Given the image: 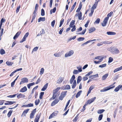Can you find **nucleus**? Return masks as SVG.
<instances>
[{
    "instance_id": "obj_1",
    "label": "nucleus",
    "mask_w": 122,
    "mask_h": 122,
    "mask_svg": "<svg viewBox=\"0 0 122 122\" xmlns=\"http://www.w3.org/2000/svg\"><path fill=\"white\" fill-rule=\"evenodd\" d=\"M115 86H113V85H110L109 86H107L104 88V89H105L101 90L100 92H106L114 88Z\"/></svg>"
},
{
    "instance_id": "obj_2",
    "label": "nucleus",
    "mask_w": 122,
    "mask_h": 122,
    "mask_svg": "<svg viewBox=\"0 0 122 122\" xmlns=\"http://www.w3.org/2000/svg\"><path fill=\"white\" fill-rule=\"evenodd\" d=\"M74 53L73 51L72 50L69 51L68 52L66 53L65 55V57H66L70 56Z\"/></svg>"
},
{
    "instance_id": "obj_3",
    "label": "nucleus",
    "mask_w": 122,
    "mask_h": 122,
    "mask_svg": "<svg viewBox=\"0 0 122 122\" xmlns=\"http://www.w3.org/2000/svg\"><path fill=\"white\" fill-rule=\"evenodd\" d=\"M28 81V80L27 78H23L21 79V81L20 83V85L25 83L27 82Z\"/></svg>"
},
{
    "instance_id": "obj_4",
    "label": "nucleus",
    "mask_w": 122,
    "mask_h": 122,
    "mask_svg": "<svg viewBox=\"0 0 122 122\" xmlns=\"http://www.w3.org/2000/svg\"><path fill=\"white\" fill-rule=\"evenodd\" d=\"M96 99V97L92 98L91 99L88 100L86 103L87 104V105L88 104H90L93 102Z\"/></svg>"
},
{
    "instance_id": "obj_5",
    "label": "nucleus",
    "mask_w": 122,
    "mask_h": 122,
    "mask_svg": "<svg viewBox=\"0 0 122 122\" xmlns=\"http://www.w3.org/2000/svg\"><path fill=\"white\" fill-rule=\"evenodd\" d=\"M108 20L105 18L103 23H102V26H106Z\"/></svg>"
},
{
    "instance_id": "obj_6",
    "label": "nucleus",
    "mask_w": 122,
    "mask_h": 122,
    "mask_svg": "<svg viewBox=\"0 0 122 122\" xmlns=\"http://www.w3.org/2000/svg\"><path fill=\"white\" fill-rule=\"evenodd\" d=\"M21 33V31H19L13 37V39L14 40H15L16 38H17L19 35H20Z\"/></svg>"
},
{
    "instance_id": "obj_7",
    "label": "nucleus",
    "mask_w": 122,
    "mask_h": 122,
    "mask_svg": "<svg viewBox=\"0 0 122 122\" xmlns=\"http://www.w3.org/2000/svg\"><path fill=\"white\" fill-rule=\"evenodd\" d=\"M64 79V77H60L57 81V83L58 84L61 83Z\"/></svg>"
},
{
    "instance_id": "obj_8",
    "label": "nucleus",
    "mask_w": 122,
    "mask_h": 122,
    "mask_svg": "<svg viewBox=\"0 0 122 122\" xmlns=\"http://www.w3.org/2000/svg\"><path fill=\"white\" fill-rule=\"evenodd\" d=\"M22 68L16 69V70H15L14 71L11 73L10 75V77L12 76L17 71H21L22 70Z\"/></svg>"
},
{
    "instance_id": "obj_9",
    "label": "nucleus",
    "mask_w": 122,
    "mask_h": 122,
    "mask_svg": "<svg viewBox=\"0 0 122 122\" xmlns=\"http://www.w3.org/2000/svg\"><path fill=\"white\" fill-rule=\"evenodd\" d=\"M59 100L58 99H55L53 101L51 104V105L52 106H53L55 104H57L59 102Z\"/></svg>"
},
{
    "instance_id": "obj_10",
    "label": "nucleus",
    "mask_w": 122,
    "mask_h": 122,
    "mask_svg": "<svg viewBox=\"0 0 122 122\" xmlns=\"http://www.w3.org/2000/svg\"><path fill=\"white\" fill-rule=\"evenodd\" d=\"M97 2H95L94 4H93L91 8V9L92 10H94V9L96 8L97 6Z\"/></svg>"
},
{
    "instance_id": "obj_11",
    "label": "nucleus",
    "mask_w": 122,
    "mask_h": 122,
    "mask_svg": "<svg viewBox=\"0 0 122 122\" xmlns=\"http://www.w3.org/2000/svg\"><path fill=\"white\" fill-rule=\"evenodd\" d=\"M7 103H5V105H11L16 103L15 101H7Z\"/></svg>"
},
{
    "instance_id": "obj_12",
    "label": "nucleus",
    "mask_w": 122,
    "mask_h": 122,
    "mask_svg": "<svg viewBox=\"0 0 122 122\" xmlns=\"http://www.w3.org/2000/svg\"><path fill=\"white\" fill-rule=\"evenodd\" d=\"M29 110V109H27L24 110L21 115V117H23L24 116H25V115L28 112Z\"/></svg>"
},
{
    "instance_id": "obj_13",
    "label": "nucleus",
    "mask_w": 122,
    "mask_h": 122,
    "mask_svg": "<svg viewBox=\"0 0 122 122\" xmlns=\"http://www.w3.org/2000/svg\"><path fill=\"white\" fill-rule=\"evenodd\" d=\"M106 57V56H104V57H103L100 59H99V61H94V62L96 64H99L100 62H101L103 59L104 58H105Z\"/></svg>"
},
{
    "instance_id": "obj_14",
    "label": "nucleus",
    "mask_w": 122,
    "mask_h": 122,
    "mask_svg": "<svg viewBox=\"0 0 122 122\" xmlns=\"http://www.w3.org/2000/svg\"><path fill=\"white\" fill-rule=\"evenodd\" d=\"M41 115L40 114H37L36 115L34 120L35 122H38L40 118Z\"/></svg>"
},
{
    "instance_id": "obj_15",
    "label": "nucleus",
    "mask_w": 122,
    "mask_h": 122,
    "mask_svg": "<svg viewBox=\"0 0 122 122\" xmlns=\"http://www.w3.org/2000/svg\"><path fill=\"white\" fill-rule=\"evenodd\" d=\"M77 15V16H78V19L79 20H81L82 19V13L81 12H79L78 14H76V16Z\"/></svg>"
},
{
    "instance_id": "obj_16",
    "label": "nucleus",
    "mask_w": 122,
    "mask_h": 122,
    "mask_svg": "<svg viewBox=\"0 0 122 122\" xmlns=\"http://www.w3.org/2000/svg\"><path fill=\"white\" fill-rule=\"evenodd\" d=\"M48 83H46L44 86V87L42 88L41 89V91H44L46 90L47 87L48 85Z\"/></svg>"
},
{
    "instance_id": "obj_17",
    "label": "nucleus",
    "mask_w": 122,
    "mask_h": 122,
    "mask_svg": "<svg viewBox=\"0 0 122 122\" xmlns=\"http://www.w3.org/2000/svg\"><path fill=\"white\" fill-rule=\"evenodd\" d=\"M75 78V76L74 75H73L70 81V84H71L72 83V82L75 80L74 79Z\"/></svg>"
},
{
    "instance_id": "obj_18",
    "label": "nucleus",
    "mask_w": 122,
    "mask_h": 122,
    "mask_svg": "<svg viewBox=\"0 0 122 122\" xmlns=\"http://www.w3.org/2000/svg\"><path fill=\"white\" fill-rule=\"evenodd\" d=\"M96 30V28L94 27L90 28L89 30V33H91L94 31Z\"/></svg>"
},
{
    "instance_id": "obj_19",
    "label": "nucleus",
    "mask_w": 122,
    "mask_h": 122,
    "mask_svg": "<svg viewBox=\"0 0 122 122\" xmlns=\"http://www.w3.org/2000/svg\"><path fill=\"white\" fill-rule=\"evenodd\" d=\"M108 73L105 74L102 76V81H104L106 79L107 77L108 76Z\"/></svg>"
},
{
    "instance_id": "obj_20",
    "label": "nucleus",
    "mask_w": 122,
    "mask_h": 122,
    "mask_svg": "<svg viewBox=\"0 0 122 122\" xmlns=\"http://www.w3.org/2000/svg\"><path fill=\"white\" fill-rule=\"evenodd\" d=\"M25 97V96L24 94H22L21 93H20L17 96V97L18 99L21 98H24Z\"/></svg>"
},
{
    "instance_id": "obj_21",
    "label": "nucleus",
    "mask_w": 122,
    "mask_h": 122,
    "mask_svg": "<svg viewBox=\"0 0 122 122\" xmlns=\"http://www.w3.org/2000/svg\"><path fill=\"white\" fill-rule=\"evenodd\" d=\"M27 90V88L26 86H25L21 89L20 90V92H24L26 91Z\"/></svg>"
},
{
    "instance_id": "obj_22",
    "label": "nucleus",
    "mask_w": 122,
    "mask_h": 122,
    "mask_svg": "<svg viewBox=\"0 0 122 122\" xmlns=\"http://www.w3.org/2000/svg\"><path fill=\"white\" fill-rule=\"evenodd\" d=\"M60 87H58L56 88L53 91V93L56 94V93L58 92L61 89Z\"/></svg>"
},
{
    "instance_id": "obj_23",
    "label": "nucleus",
    "mask_w": 122,
    "mask_h": 122,
    "mask_svg": "<svg viewBox=\"0 0 122 122\" xmlns=\"http://www.w3.org/2000/svg\"><path fill=\"white\" fill-rule=\"evenodd\" d=\"M45 17H40L38 20V22H39L41 21H42L45 20Z\"/></svg>"
},
{
    "instance_id": "obj_24",
    "label": "nucleus",
    "mask_w": 122,
    "mask_h": 122,
    "mask_svg": "<svg viewBox=\"0 0 122 122\" xmlns=\"http://www.w3.org/2000/svg\"><path fill=\"white\" fill-rule=\"evenodd\" d=\"M122 69V66L119 67H118L115 69L114 70L113 72L114 73H115L117 71L120 70Z\"/></svg>"
},
{
    "instance_id": "obj_25",
    "label": "nucleus",
    "mask_w": 122,
    "mask_h": 122,
    "mask_svg": "<svg viewBox=\"0 0 122 122\" xmlns=\"http://www.w3.org/2000/svg\"><path fill=\"white\" fill-rule=\"evenodd\" d=\"M107 33L108 35H115L116 34L115 32L111 31L107 32Z\"/></svg>"
},
{
    "instance_id": "obj_26",
    "label": "nucleus",
    "mask_w": 122,
    "mask_h": 122,
    "mask_svg": "<svg viewBox=\"0 0 122 122\" xmlns=\"http://www.w3.org/2000/svg\"><path fill=\"white\" fill-rule=\"evenodd\" d=\"M113 14V12L112 11H111L110 13L108 14L107 15V17L105 18L108 20L109 17H110Z\"/></svg>"
},
{
    "instance_id": "obj_27",
    "label": "nucleus",
    "mask_w": 122,
    "mask_h": 122,
    "mask_svg": "<svg viewBox=\"0 0 122 122\" xmlns=\"http://www.w3.org/2000/svg\"><path fill=\"white\" fill-rule=\"evenodd\" d=\"M82 79V78L81 76H79L77 79V84H78L79 82H80V81H81Z\"/></svg>"
},
{
    "instance_id": "obj_28",
    "label": "nucleus",
    "mask_w": 122,
    "mask_h": 122,
    "mask_svg": "<svg viewBox=\"0 0 122 122\" xmlns=\"http://www.w3.org/2000/svg\"><path fill=\"white\" fill-rule=\"evenodd\" d=\"M64 87L65 89L68 90L70 89V87L69 85H66L64 86Z\"/></svg>"
},
{
    "instance_id": "obj_29",
    "label": "nucleus",
    "mask_w": 122,
    "mask_h": 122,
    "mask_svg": "<svg viewBox=\"0 0 122 122\" xmlns=\"http://www.w3.org/2000/svg\"><path fill=\"white\" fill-rule=\"evenodd\" d=\"M35 84V83L34 82H33L32 83H29L27 85V87L29 89L30 88V87L31 86Z\"/></svg>"
},
{
    "instance_id": "obj_30",
    "label": "nucleus",
    "mask_w": 122,
    "mask_h": 122,
    "mask_svg": "<svg viewBox=\"0 0 122 122\" xmlns=\"http://www.w3.org/2000/svg\"><path fill=\"white\" fill-rule=\"evenodd\" d=\"M75 21L74 20H72V21L71 22L70 24L69 25V26L70 27L72 28L73 27V25H74Z\"/></svg>"
},
{
    "instance_id": "obj_31",
    "label": "nucleus",
    "mask_w": 122,
    "mask_h": 122,
    "mask_svg": "<svg viewBox=\"0 0 122 122\" xmlns=\"http://www.w3.org/2000/svg\"><path fill=\"white\" fill-rule=\"evenodd\" d=\"M76 80H75L74 81L73 84L72 85V87L73 89L74 88L76 87Z\"/></svg>"
},
{
    "instance_id": "obj_32",
    "label": "nucleus",
    "mask_w": 122,
    "mask_h": 122,
    "mask_svg": "<svg viewBox=\"0 0 122 122\" xmlns=\"http://www.w3.org/2000/svg\"><path fill=\"white\" fill-rule=\"evenodd\" d=\"M70 100H69L68 101V102H67L66 105V107L64 109V111H66V110L67 108V107L69 103L70 102Z\"/></svg>"
},
{
    "instance_id": "obj_33",
    "label": "nucleus",
    "mask_w": 122,
    "mask_h": 122,
    "mask_svg": "<svg viewBox=\"0 0 122 122\" xmlns=\"http://www.w3.org/2000/svg\"><path fill=\"white\" fill-rule=\"evenodd\" d=\"M67 92L66 91L62 92H61V95L64 97L66 95Z\"/></svg>"
},
{
    "instance_id": "obj_34",
    "label": "nucleus",
    "mask_w": 122,
    "mask_h": 122,
    "mask_svg": "<svg viewBox=\"0 0 122 122\" xmlns=\"http://www.w3.org/2000/svg\"><path fill=\"white\" fill-rule=\"evenodd\" d=\"M44 92H41L40 93L39 98L41 99L43 97L44 95Z\"/></svg>"
},
{
    "instance_id": "obj_35",
    "label": "nucleus",
    "mask_w": 122,
    "mask_h": 122,
    "mask_svg": "<svg viewBox=\"0 0 122 122\" xmlns=\"http://www.w3.org/2000/svg\"><path fill=\"white\" fill-rule=\"evenodd\" d=\"M64 21V19L63 18L60 21V25L59 26V27H61V26H62V25L63 24V23Z\"/></svg>"
},
{
    "instance_id": "obj_36",
    "label": "nucleus",
    "mask_w": 122,
    "mask_h": 122,
    "mask_svg": "<svg viewBox=\"0 0 122 122\" xmlns=\"http://www.w3.org/2000/svg\"><path fill=\"white\" fill-rule=\"evenodd\" d=\"M81 92L82 91H80L77 92L76 96V98H78L80 96Z\"/></svg>"
},
{
    "instance_id": "obj_37",
    "label": "nucleus",
    "mask_w": 122,
    "mask_h": 122,
    "mask_svg": "<svg viewBox=\"0 0 122 122\" xmlns=\"http://www.w3.org/2000/svg\"><path fill=\"white\" fill-rule=\"evenodd\" d=\"M96 40L95 39H94L92 40H90L88 41H86V42L83 43V45H84V44H86L88 43H89L90 42L92 41H95Z\"/></svg>"
},
{
    "instance_id": "obj_38",
    "label": "nucleus",
    "mask_w": 122,
    "mask_h": 122,
    "mask_svg": "<svg viewBox=\"0 0 122 122\" xmlns=\"http://www.w3.org/2000/svg\"><path fill=\"white\" fill-rule=\"evenodd\" d=\"M100 21V19L99 18H98L95 20L94 23V24H98L99 23Z\"/></svg>"
},
{
    "instance_id": "obj_39",
    "label": "nucleus",
    "mask_w": 122,
    "mask_h": 122,
    "mask_svg": "<svg viewBox=\"0 0 122 122\" xmlns=\"http://www.w3.org/2000/svg\"><path fill=\"white\" fill-rule=\"evenodd\" d=\"M103 44H110L112 43V42H109L108 41H106L102 42Z\"/></svg>"
},
{
    "instance_id": "obj_40",
    "label": "nucleus",
    "mask_w": 122,
    "mask_h": 122,
    "mask_svg": "<svg viewBox=\"0 0 122 122\" xmlns=\"http://www.w3.org/2000/svg\"><path fill=\"white\" fill-rule=\"evenodd\" d=\"M105 111V110L104 109L99 110L97 111V113L98 114H101Z\"/></svg>"
},
{
    "instance_id": "obj_41",
    "label": "nucleus",
    "mask_w": 122,
    "mask_h": 122,
    "mask_svg": "<svg viewBox=\"0 0 122 122\" xmlns=\"http://www.w3.org/2000/svg\"><path fill=\"white\" fill-rule=\"evenodd\" d=\"M5 53V52L3 49H2L0 50V53L1 55H3Z\"/></svg>"
},
{
    "instance_id": "obj_42",
    "label": "nucleus",
    "mask_w": 122,
    "mask_h": 122,
    "mask_svg": "<svg viewBox=\"0 0 122 122\" xmlns=\"http://www.w3.org/2000/svg\"><path fill=\"white\" fill-rule=\"evenodd\" d=\"M13 112L12 110H10L7 114V116L8 117H10L11 115Z\"/></svg>"
},
{
    "instance_id": "obj_43",
    "label": "nucleus",
    "mask_w": 122,
    "mask_h": 122,
    "mask_svg": "<svg viewBox=\"0 0 122 122\" xmlns=\"http://www.w3.org/2000/svg\"><path fill=\"white\" fill-rule=\"evenodd\" d=\"M6 63L8 66H12L13 64V62L7 61L6 62Z\"/></svg>"
},
{
    "instance_id": "obj_44",
    "label": "nucleus",
    "mask_w": 122,
    "mask_h": 122,
    "mask_svg": "<svg viewBox=\"0 0 122 122\" xmlns=\"http://www.w3.org/2000/svg\"><path fill=\"white\" fill-rule=\"evenodd\" d=\"M56 116L55 113L54 112H53L49 117V119H50L54 117V116Z\"/></svg>"
},
{
    "instance_id": "obj_45",
    "label": "nucleus",
    "mask_w": 122,
    "mask_h": 122,
    "mask_svg": "<svg viewBox=\"0 0 122 122\" xmlns=\"http://www.w3.org/2000/svg\"><path fill=\"white\" fill-rule=\"evenodd\" d=\"M56 10V7H54L53 9H51L50 10V12L51 14L52 12L54 13L55 12Z\"/></svg>"
},
{
    "instance_id": "obj_46",
    "label": "nucleus",
    "mask_w": 122,
    "mask_h": 122,
    "mask_svg": "<svg viewBox=\"0 0 122 122\" xmlns=\"http://www.w3.org/2000/svg\"><path fill=\"white\" fill-rule=\"evenodd\" d=\"M40 100L39 99H36L35 102V104L36 105H38L40 102Z\"/></svg>"
},
{
    "instance_id": "obj_47",
    "label": "nucleus",
    "mask_w": 122,
    "mask_h": 122,
    "mask_svg": "<svg viewBox=\"0 0 122 122\" xmlns=\"http://www.w3.org/2000/svg\"><path fill=\"white\" fill-rule=\"evenodd\" d=\"M113 51L116 54H118L119 53V51L117 48H116L114 49Z\"/></svg>"
},
{
    "instance_id": "obj_48",
    "label": "nucleus",
    "mask_w": 122,
    "mask_h": 122,
    "mask_svg": "<svg viewBox=\"0 0 122 122\" xmlns=\"http://www.w3.org/2000/svg\"><path fill=\"white\" fill-rule=\"evenodd\" d=\"M81 6H82V5H81V4H80L79 5V7L78 8V9L76 10V12H79L80 10H81Z\"/></svg>"
},
{
    "instance_id": "obj_49",
    "label": "nucleus",
    "mask_w": 122,
    "mask_h": 122,
    "mask_svg": "<svg viewBox=\"0 0 122 122\" xmlns=\"http://www.w3.org/2000/svg\"><path fill=\"white\" fill-rule=\"evenodd\" d=\"M5 21V19L3 18H2L0 21V25H2V24Z\"/></svg>"
},
{
    "instance_id": "obj_50",
    "label": "nucleus",
    "mask_w": 122,
    "mask_h": 122,
    "mask_svg": "<svg viewBox=\"0 0 122 122\" xmlns=\"http://www.w3.org/2000/svg\"><path fill=\"white\" fill-rule=\"evenodd\" d=\"M86 29H85L83 30L82 31L81 33H78V34L80 35H84V34L85 32L86 31Z\"/></svg>"
},
{
    "instance_id": "obj_51",
    "label": "nucleus",
    "mask_w": 122,
    "mask_h": 122,
    "mask_svg": "<svg viewBox=\"0 0 122 122\" xmlns=\"http://www.w3.org/2000/svg\"><path fill=\"white\" fill-rule=\"evenodd\" d=\"M103 116V114H101L98 117V120L99 121L101 120Z\"/></svg>"
},
{
    "instance_id": "obj_52",
    "label": "nucleus",
    "mask_w": 122,
    "mask_h": 122,
    "mask_svg": "<svg viewBox=\"0 0 122 122\" xmlns=\"http://www.w3.org/2000/svg\"><path fill=\"white\" fill-rule=\"evenodd\" d=\"M18 78V77L11 83V86L12 87H13L15 83V81Z\"/></svg>"
},
{
    "instance_id": "obj_53",
    "label": "nucleus",
    "mask_w": 122,
    "mask_h": 122,
    "mask_svg": "<svg viewBox=\"0 0 122 122\" xmlns=\"http://www.w3.org/2000/svg\"><path fill=\"white\" fill-rule=\"evenodd\" d=\"M85 39V38L84 37H80L78 38L77 39V41H83Z\"/></svg>"
},
{
    "instance_id": "obj_54",
    "label": "nucleus",
    "mask_w": 122,
    "mask_h": 122,
    "mask_svg": "<svg viewBox=\"0 0 122 122\" xmlns=\"http://www.w3.org/2000/svg\"><path fill=\"white\" fill-rule=\"evenodd\" d=\"M45 11L44 10L42 9L41 10V15L42 16H43L45 15Z\"/></svg>"
},
{
    "instance_id": "obj_55",
    "label": "nucleus",
    "mask_w": 122,
    "mask_h": 122,
    "mask_svg": "<svg viewBox=\"0 0 122 122\" xmlns=\"http://www.w3.org/2000/svg\"><path fill=\"white\" fill-rule=\"evenodd\" d=\"M44 69L43 68H42L41 69V70L40 71V75L42 74L44 72Z\"/></svg>"
},
{
    "instance_id": "obj_56",
    "label": "nucleus",
    "mask_w": 122,
    "mask_h": 122,
    "mask_svg": "<svg viewBox=\"0 0 122 122\" xmlns=\"http://www.w3.org/2000/svg\"><path fill=\"white\" fill-rule=\"evenodd\" d=\"M113 60V58L111 57H110L109 58V60L108 62L109 63L111 62Z\"/></svg>"
},
{
    "instance_id": "obj_57",
    "label": "nucleus",
    "mask_w": 122,
    "mask_h": 122,
    "mask_svg": "<svg viewBox=\"0 0 122 122\" xmlns=\"http://www.w3.org/2000/svg\"><path fill=\"white\" fill-rule=\"evenodd\" d=\"M106 65L107 64H104L99 65V67L101 68H103L106 67Z\"/></svg>"
},
{
    "instance_id": "obj_58",
    "label": "nucleus",
    "mask_w": 122,
    "mask_h": 122,
    "mask_svg": "<svg viewBox=\"0 0 122 122\" xmlns=\"http://www.w3.org/2000/svg\"><path fill=\"white\" fill-rule=\"evenodd\" d=\"M41 79L40 78H39L37 80L36 82L35 83V84H37L40 83L41 81Z\"/></svg>"
},
{
    "instance_id": "obj_59",
    "label": "nucleus",
    "mask_w": 122,
    "mask_h": 122,
    "mask_svg": "<svg viewBox=\"0 0 122 122\" xmlns=\"http://www.w3.org/2000/svg\"><path fill=\"white\" fill-rule=\"evenodd\" d=\"M90 22V21L89 20H88L87 21L85 25V27L86 28L88 27V24Z\"/></svg>"
},
{
    "instance_id": "obj_60",
    "label": "nucleus",
    "mask_w": 122,
    "mask_h": 122,
    "mask_svg": "<svg viewBox=\"0 0 122 122\" xmlns=\"http://www.w3.org/2000/svg\"><path fill=\"white\" fill-rule=\"evenodd\" d=\"M78 115H77L75 118L73 119V122H76L78 119Z\"/></svg>"
},
{
    "instance_id": "obj_61",
    "label": "nucleus",
    "mask_w": 122,
    "mask_h": 122,
    "mask_svg": "<svg viewBox=\"0 0 122 122\" xmlns=\"http://www.w3.org/2000/svg\"><path fill=\"white\" fill-rule=\"evenodd\" d=\"M93 73V72L92 71H90L85 75V76H88L92 74Z\"/></svg>"
},
{
    "instance_id": "obj_62",
    "label": "nucleus",
    "mask_w": 122,
    "mask_h": 122,
    "mask_svg": "<svg viewBox=\"0 0 122 122\" xmlns=\"http://www.w3.org/2000/svg\"><path fill=\"white\" fill-rule=\"evenodd\" d=\"M20 5H19V6L17 7L16 8V13H17L19 11V9L20 8Z\"/></svg>"
},
{
    "instance_id": "obj_63",
    "label": "nucleus",
    "mask_w": 122,
    "mask_h": 122,
    "mask_svg": "<svg viewBox=\"0 0 122 122\" xmlns=\"http://www.w3.org/2000/svg\"><path fill=\"white\" fill-rule=\"evenodd\" d=\"M45 33L44 30L43 29H42L41 30L40 32V33L42 36V35L44 34Z\"/></svg>"
},
{
    "instance_id": "obj_64",
    "label": "nucleus",
    "mask_w": 122,
    "mask_h": 122,
    "mask_svg": "<svg viewBox=\"0 0 122 122\" xmlns=\"http://www.w3.org/2000/svg\"><path fill=\"white\" fill-rule=\"evenodd\" d=\"M120 89L118 86L117 87L114 89V91L116 92H118Z\"/></svg>"
}]
</instances>
